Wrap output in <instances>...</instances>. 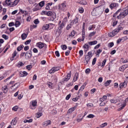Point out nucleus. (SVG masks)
Masks as SVG:
<instances>
[{
    "label": "nucleus",
    "mask_w": 128,
    "mask_h": 128,
    "mask_svg": "<svg viewBox=\"0 0 128 128\" xmlns=\"http://www.w3.org/2000/svg\"><path fill=\"white\" fill-rule=\"evenodd\" d=\"M78 10L80 14H82V12H84V10L82 8H80Z\"/></svg>",
    "instance_id": "obj_58"
},
{
    "label": "nucleus",
    "mask_w": 128,
    "mask_h": 128,
    "mask_svg": "<svg viewBox=\"0 0 128 128\" xmlns=\"http://www.w3.org/2000/svg\"><path fill=\"white\" fill-rule=\"evenodd\" d=\"M48 88H52V82H48Z\"/></svg>",
    "instance_id": "obj_46"
},
{
    "label": "nucleus",
    "mask_w": 128,
    "mask_h": 128,
    "mask_svg": "<svg viewBox=\"0 0 128 128\" xmlns=\"http://www.w3.org/2000/svg\"><path fill=\"white\" fill-rule=\"evenodd\" d=\"M12 1L10 0H6L4 2H2L3 6H6L7 4V6H8L10 7H12Z\"/></svg>",
    "instance_id": "obj_5"
},
{
    "label": "nucleus",
    "mask_w": 128,
    "mask_h": 128,
    "mask_svg": "<svg viewBox=\"0 0 128 128\" xmlns=\"http://www.w3.org/2000/svg\"><path fill=\"white\" fill-rule=\"evenodd\" d=\"M122 38H124L125 40H128V37L127 36H125L124 38H119L117 40V44H120V42H122Z\"/></svg>",
    "instance_id": "obj_32"
},
{
    "label": "nucleus",
    "mask_w": 128,
    "mask_h": 128,
    "mask_svg": "<svg viewBox=\"0 0 128 128\" xmlns=\"http://www.w3.org/2000/svg\"><path fill=\"white\" fill-rule=\"evenodd\" d=\"M87 118H94V115L90 114L87 116Z\"/></svg>",
    "instance_id": "obj_44"
},
{
    "label": "nucleus",
    "mask_w": 128,
    "mask_h": 128,
    "mask_svg": "<svg viewBox=\"0 0 128 128\" xmlns=\"http://www.w3.org/2000/svg\"><path fill=\"white\" fill-rule=\"evenodd\" d=\"M110 82H112V80H108L106 82V86H110Z\"/></svg>",
    "instance_id": "obj_43"
},
{
    "label": "nucleus",
    "mask_w": 128,
    "mask_h": 128,
    "mask_svg": "<svg viewBox=\"0 0 128 128\" xmlns=\"http://www.w3.org/2000/svg\"><path fill=\"white\" fill-rule=\"evenodd\" d=\"M116 34H118V31H116V30H114L113 32L108 34V36L112 38V36H114Z\"/></svg>",
    "instance_id": "obj_7"
},
{
    "label": "nucleus",
    "mask_w": 128,
    "mask_h": 128,
    "mask_svg": "<svg viewBox=\"0 0 128 128\" xmlns=\"http://www.w3.org/2000/svg\"><path fill=\"white\" fill-rule=\"evenodd\" d=\"M74 110H76L74 108H70L68 111V114H72V112H74Z\"/></svg>",
    "instance_id": "obj_30"
},
{
    "label": "nucleus",
    "mask_w": 128,
    "mask_h": 128,
    "mask_svg": "<svg viewBox=\"0 0 128 128\" xmlns=\"http://www.w3.org/2000/svg\"><path fill=\"white\" fill-rule=\"evenodd\" d=\"M18 84V83H16L14 84L13 86H11V88H14V86H15L14 89L18 88V86H17Z\"/></svg>",
    "instance_id": "obj_56"
},
{
    "label": "nucleus",
    "mask_w": 128,
    "mask_h": 128,
    "mask_svg": "<svg viewBox=\"0 0 128 128\" xmlns=\"http://www.w3.org/2000/svg\"><path fill=\"white\" fill-rule=\"evenodd\" d=\"M122 26V24H120L118 26V27L115 29V30H116V32H117V34L118 33L120 30H124V28Z\"/></svg>",
    "instance_id": "obj_9"
},
{
    "label": "nucleus",
    "mask_w": 128,
    "mask_h": 128,
    "mask_svg": "<svg viewBox=\"0 0 128 128\" xmlns=\"http://www.w3.org/2000/svg\"><path fill=\"white\" fill-rule=\"evenodd\" d=\"M46 10H50V6H52V2H49L46 4Z\"/></svg>",
    "instance_id": "obj_11"
},
{
    "label": "nucleus",
    "mask_w": 128,
    "mask_h": 128,
    "mask_svg": "<svg viewBox=\"0 0 128 128\" xmlns=\"http://www.w3.org/2000/svg\"><path fill=\"white\" fill-rule=\"evenodd\" d=\"M54 26L52 24H46L42 26V30H48V28H50V26Z\"/></svg>",
    "instance_id": "obj_4"
},
{
    "label": "nucleus",
    "mask_w": 128,
    "mask_h": 128,
    "mask_svg": "<svg viewBox=\"0 0 128 128\" xmlns=\"http://www.w3.org/2000/svg\"><path fill=\"white\" fill-rule=\"evenodd\" d=\"M32 50H30L26 53V56L28 58H32Z\"/></svg>",
    "instance_id": "obj_8"
},
{
    "label": "nucleus",
    "mask_w": 128,
    "mask_h": 128,
    "mask_svg": "<svg viewBox=\"0 0 128 128\" xmlns=\"http://www.w3.org/2000/svg\"><path fill=\"white\" fill-rule=\"evenodd\" d=\"M72 76V74L70 72L68 73L67 76H66L62 80V82L64 83L66 82H68L70 78V76Z\"/></svg>",
    "instance_id": "obj_3"
},
{
    "label": "nucleus",
    "mask_w": 128,
    "mask_h": 128,
    "mask_svg": "<svg viewBox=\"0 0 128 128\" xmlns=\"http://www.w3.org/2000/svg\"><path fill=\"white\" fill-rule=\"evenodd\" d=\"M21 38L23 40H26V38H28V34L24 33L22 34L21 36Z\"/></svg>",
    "instance_id": "obj_23"
},
{
    "label": "nucleus",
    "mask_w": 128,
    "mask_h": 128,
    "mask_svg": "<svg viewBox=\"0 0 128 128\" xmlns=\"http://www.w3.org/2000/svg\"><path fill=\"white\" fill-rule=\"evenodd\" d=\"M36 46L38 48H44V44H42V42H38L36 44Z\"/></svg>",
    "instance_id": "obj_18"
},
{
    "label": "nucleus",
    "mask_w": 128,
    "mask_h": 128,
    "mask_svg": "<svg viewBox=\"0 0 128 128\" xmlns=\"http://www.w3.org/2000/svg\"><path fill=\"white\" fill-rule=\"evenodd\" d=\"M24 63H22V62H19V63H18V64H17V66L18 68H20V66H24Z\"/></svg>",
    "instance_id": "obj_38"
},
{
    "label": "nucleus",
    "mask_w": 128,
    "mask_h": 128,
    "mask_svg": "<svg viewBox=\"0 0 128 128\" xmlns=\"http://www.w3.org/2000/svg\"><path fill=\"white\" fill-rule=\"evenodd\" d=\"M70 22H71V24H72V26H74V24H78V18L76 17V18H74Z\"/></svg>",
    "instance_id": "obj_12"
},
{
    "label": "nucleus",
    "mask_w": 128,
    "mask_h": 128,
    "mask_svg": "<svg viewBox=\"0 0 128 128\" xmlns=\"http://www.w3.org/2000/svg\"><path fill=\"white\" fill-rule=\"evenodd\" d=\"M55 54L56 56H57L58 58H60V52H58V51H56L55 52Z\"/></svg>",
    "instance_id": "obj_62"
},
{
    "label": "nucleus",
    "mask_w": 128,
    "mask_h": 128,
    "mask_svg": "<svg viewBox=\"0 0 128 128\" xmlns=\"http://www.w3.org/2000/svg\"><path fill=\"white\" fill-rule=\"evenodd\" d=\"M108 48H112L114 46V42H111L108 44Z\"/></svg>",
    "instance_id": "obj_55"
},
{
    "label": "nucleus",
    "mask_w": 128,
    "mask_h": 128,
    "mask_svg": "<svg viewBox=\"0 0 128 128\" xmlns=\"http://www.w3.org/2000/svg\"><path fill=\"white\" fill-rule=\"evenodd\" d=\"M16 54H18V52H16V50H15L13 52L12 56H13V58H16Z\"/></svg>",
    "instance_id": "obj_51"
},
{
    "label": "nucleus",
    "mask_w": 128,
    "mask_h": 128,
    "mask_svg": "<svg viewBox=\"0 0 128 128\" xmlns=\"http://www.w3.org/2000/svg\"><path fill=\"white\" fill-rule=\"evenodd\" d=\"M20 24V21H16L14 26H16V28H18V26Z\"/></svg>",
    "instance_id": "obj_41"
},
{
    "label": "nucleus",
    "mask_w": 128,
    "mask_h": 128,
    "mask_svg": "<svg viewBox=\"0 0 128 128\" xmlns=\"http://www.w3.org/2000/svg\"><path fill=\"white\" fill-rule=\"evenodd\" d=\"M42 116V112H37L36 114V117L38 118H40Z\"/></svg>",
    "instance_id": "obj_35"
},
{
    "label": "nucleus",
    "mask_w": 128,
    "mask_h": 128,
    "mask_svg": "<svg viewBox=\"0 0 128 128\" xmlns=\"http://www.w3.org/2000/svg\"><path fill=\"white\" fill-rule=\"evenodd\" d=\"M20 2V0H15L14 2H12V6H16Z\"/></svg>",
    "instance_id": "obj_25"
},
{
    "label": "nucleus",
    "mask_w": 128,
    "mask_h": 128,
    "mask_svg": "<svg viewBox=\"0 0 128 128\" xmlns=\"http://www.w3.org/2000/svg\"><path fill=\"white\" fill-rule=\"evenodd\" d=\"M126 84H128V82L126 81H124L123 83H121L120 84V88H124L126 86Z\"/></svg>",
    "instance_id": "obj_15"
},
{
    "label": "nucleus",
    "mask_w": 128,
    "mask_h": 128,
    "mask_svg": "<svg viewBox=\"0 0 128 128\" xmlns=\"http://www.w3.org/2000/svg\"><path fill=\"white\" fill-rule=\"evenodd\" d=\"M76 35V31L73 30L71 33L70 34L69 36H71L72 38H74V36Z\"/></svg>",
    "instance_id": "obj_27"
},
{
    "label": "nucleus",
    "mask_w": 128,
    "mask_h": 128,
    "mask_svg": "<svg viewBox=\"0 0 128 128\" xmlns=\"http://www.w3.org/2000/svg\"><path fill=\"white\" fill-rule=\"evenodd\" d=\"M2 90H3L4 94H6V92H8V88L7 86H4L2 88Z\"/></svg>",
    "instance_id": "obj_21"
},
{
    "label": "nucleus",
    "mask_w": 128,
    "mask_h": 128,
    "mask_svg": "<svg viewBox=\"0 0 128 128\" xmlns=\"http://www.w3.org/2000/svg\"><path fill=\"white\" fill-rule=\"evenodd\" d=\"M64 26H66V24H64V22H62V23L59 25L58 30L60 32H62V29L64 28Z\"/></svg>",
    "instance_id": "obj_6"
},
{
    "label": "nucleus",
    "mask_w": 128,
    "mask_h": 128,
    "mask_svg": "<svg viewBox=\"0 0 128 128\" xmlns=\"http://www.w3.org/2000/svg\"><path fill=\"white\" fill-rule=\"evenodd\" d=\"M98 44V41L96 40H94V41H92L88 42V44L90 46H94V44Z\"/></svg>",
    "instance_id": "obj_22"
},
{
    "label": "nucleus",
    "mask_w": 128,
    "mask_h": 128,
    "mask_svg": "<svg viewBox=\"0 0 128 128\" xmlns=\"http://www.w3.org/2000/svg\"><path fill=\"white\" fill-rule=\"evenodd\" d=\"M22 48H24V46L22 45L20 46H19L18 47L17 50L18 52H20V50H22Z\"/></svg>",
    "instance_id": "obj_36"
},
{
    "label": "nucleus",
    "mask_w": 128,
    "mask_h": 128,
    "mask_svg": "<svg viewBox=\"0 0 128 128\" xmlns=\"http://www.w3.org/2000/svg\"><path fill=\"white\" fill-rule=\"evenodd\" d=\"M84 38H86V32H82V42H84Z\"/></svg>",
    "instance_id": "obj_34"
},
{
    "label": "nucleus",
    "mask_w": 128,
    "mask_h": 128,
    "mask_svg": "<svg viewBox=\"0 0 128 128\" xmlns=\"http://www.w3.org/2000/svg\"><path fill=\"white\" fill-rule=\"evenodd\" d=\"M39 6H40V8H42V6H44V1H42L40 2L38 5Z\"/></svg>",
    "instance_id": "obj_31"
},
{
    "label": "nucleus",
    "mask_w": 128,
    "mask_h": 128,
    "mask_svg": "<svg viewBox=\"0 0 128 128\" xmlns=\"http://www.w3.org/2000/svg\"><path fill=\"white\" fill-rule=\"evenodd\" d=\"M34 22L35 24H40V20H38V19H36L34 20Z\"/></svg>",
    "instance_id": "obj_49"
},
{
    "label": "nucleus",
    "mask_w": 128,
    "mask_h": 128,
    "mask_svg": "<svg viewBox=\"0 0 128 128\" xmlns=\"http://www.w3.org/2000/svg\"><path fill=\"white\" fill-rule=\"evenodd\" d=\"M118 4L117 3H112L110 5V8H111V10H112L114 8H118Z\"/></svg>",
    "instance_id": "obj_10"
},
{
    "label": "nucleus",
    "mask_w": 128,
    "mask_h": 128,
    "mask_svg": "<svg viewBox=\"0 0 128 128\" xmlns=\"http://www.w3.org/2000/svg\"><path fill=\"white\" fill-rule=\"evenodd\" d=\"M80 4H82L83 6H84L86 4V2L84 0H82L80 1Z\"/></svg>",
    "instance_id": "obj_37"
},
{
    "label": "nucleus",
    "mask_w": 128,
    "mask_h": 128,
    "mask_svg": "<svg viewBox=\"0 0 128 128\" xmlns=\"http://www.w3.org/2000/svg\"><path fill=\"white\" fill-rule=\"evenodd\" d=\"M72 24H71V23H70V24H68L66 26V30H70V28L72 27Z\"/></svg>",
    "instance_id": "obj_57"
},
{
    "label": "nucleus",
    "mask_w": 128,
    "mask_h": 128,
    "mask_svg": "<svg viewBox=\"0 0 128 128\" xmlns=\"http://www.w3.org/2000/svg\"><path fill=\"white\" fill-rule=\"evenodd\" d=\"M30 4H34V2H36V0H28Z\"/></svg>",
    "instance_id": "obj_61"
},
{
    "label": "nucleus",
    "mask_w": 128,
    "mask_h": 128,
    "mask_svg": "<svg viewBox=\"0 0 128 128\" xmlns=\"http://www.w3.org/2000/svg\"><path fill=\"white\" fill-rule=\"evenodd\" d=\"M88 44H86L83 46L84 48H86L87 49L86 50H85V52L87 50H88V48H90V46Z\"/></svg>",
    "instance_id": "obj_24"
},
{
    "label": "nucleus",
    "mask_w": 128,
    "mask_h": 128,
    "mask_svg": "<svg viewBox=\"0 0 128 128\" xmlns=\"http://www.w3.org/2000/svg\"><path fill=\"white\" fill-rule=\"evenodd\" d=\"M78 73L76 72L74 77L73 82H76V80H78Z\"/></svg>",
    "instance_id": "obj_19"
},
{
    "label": "nucleus",
    "mask_w": 128,
    "mask_h": 128,
    "mask_svg": "<svg viewBox=\"0 0 128 128\" xmlns=\"http://www.w3.org/2000/svg\"><path fill=\"white\" fill-rule=\"evenodd\" d=\"M96 32H90V34H89V36H94L96 34Z\"/></svg>",
    "instance_id": "obj_53"
},
{
    "label": "nucleus",
    "mask_w": 128,
    "mask_h": 128,
    "mask_svg": "<svg viewBox=\"0 0 128 128\" xmlns=\"http://www.w3.org/2000/svg\"><path fill=\"white\" fill-rule=\"evenodd\" d=\"M124 106H126V104H123L121 105L120 108L118 109V111L120 112V110H122V108H124Z\"/></svg>",
    "instance_id": "obj_42"
},
{
    "label": "nucleus",
    "mask_w": 128,
    "mask_h": 128,
    "mask_svg": "<svg viewBox=\"0 0 128 128\" xmlns=\"http://www.w3.org/2000/svg\"><path fill=\"white\" fill-rule=\"evenodd\" d=\"M92 52H90L88 53V54L86 56H90V58H92Z\"/></svg>",
    "instance_id": "obj_54"
},
{
    "label": "nucleus",
    "mask_w": 128,
    "mask_h": 128,
    "mask_svg": "<svg viewBox=\"0 0 128 128\" xmlns=\"http://www.w3.org/2000/svg\"><path fill=\"white\" fill-rule=\"evenodd\" d=\"M108 126V123L104 122V123L102 124L100 126V128H104V126Z\"/></svg>",
    "instance_id": "obj_47"
},
{
    "label": "nucleus",
    "mask_w": 128,
    "mask_h": 128,
    "mask_svg": "<svg viewBox=\"0 0 128 128\" xmlns=\"http://www.w3.org/2000/svg\"><path fill=\"white\" fill-rule=\"evenodd\" d=\"M66 5L64 3H62L61 4L60 6V10H66Z\"/></svg>",
    "instance_id": "obj_17"
},
{
    "label": "nucleus",
    "mask_w": 128,
    "mask_h": 128,
    "mask_svg": "<svg viewBox=\"0 0 128 128\" xmlns=\"http://www.w3.org/2000/svg\"><path fill=\"white\" fill-rule=\"evenodd\" d=\"M40 6H38V4H36V6L33 8L32 10L33 12H36L38 10H40Z\"/></svg>",
    "instance_id": "obj_20"
},
{
    "label": "nucleus",
    "mask_w": 128,
    "mask_h": 128,
    "mask_svg": "<svg viewBox=\"0 0 128 128\" xmlns=\"http://www.w3.org/2000/svg\"><path fill=\"white\" fill-rule=\"evenodd\" d=\"M36 104H38V102L36 100L32 101V107H31L32 110H34L36 108Z\"/></svg>",
    "instance_id": "obj_16"
},
{
    "label": "nucleus",
    "mask_w": 128,
    "mask_h": 128,
    "mask_svg": "<svg viewBox=\"0 0 128 128\" xmlns=\"http://www.w3.org/2000/svg\"><path fill=\"white\" fill-rule=\"evenodd\" d=\"M61 48H62V50H66L67 48L68 47L66 46V45H62L61 46Z\"/></svg>",
    "instance_id": "obj_59"
},
{
    "label": "nucleus",
    "mask_w": 128,
    "mask_h": 128,
    "mask_svg": "<svg viewBox=\"0 0 128 128\" xmlns=\"http://www.w3.org/2000/svg\"><path fill=\"white\" fill-rule=\"evenodd\" d=\"M2 38H4V40H8V36L6 35V34H2Z\"/></svg>",
    "instance_id": "obj_48"
},
{
    "label": "nucleus",
    "mask_w": 128,
    "mask_h": 128,
    "mask_svg": "<svg viewBox=\"0 0 128 128\" xmlns=\"http://www.w3.org/2000/svg\"><path fill=\"white\" fill-rule=\"evenodd\" d=\"M94 28H96V25L93 24V25L90 26L88 28V30H94Z\"/></svg>",
    "instance_id": "obj_26"
},
{
    "label": "nucleus",
    "mask_w": 128,
    "mask_h": 128,
    "mask_svg": "<svg viewBox=\"0 0 128 128\" xmlns=\"http://www.w3.org/2000/svg\"><path fill=\"white\" fill-rule=\"evenodd\" d=\"M30 42H32L31 40H28L25 42V44H30Z\"/></svg>",
    "instance_id": "obj_63"
},
{
    "label": "nucleus",
    "mask_w": 128,
    "mask_h": 128,
    "mask_svg": "<svg viewBox=\"0 0 128 128\" xmlns=\"http://www.w3.org/2000/svg\"><path fill=\"white\" fill-rule=\"evenodd\" d=\"M96 58H94L92 62V66H94L96 64Z\"/></svg>",
    "instance_id": "obj_45"
},
{
    "label": "nucleus",
    "mask_w": 128,
    "mask_h": 128,
    "mask_svg": "<svg viewBox=\"0 0 128 128\" xmlns=\"http://www.w3.org/2000/svg\"><path fill=\"white\" fill-rule=\"evenodd\" d=\"M118 14H120L119 16H117L116 18H118V20H120V18H126V16H128V10L126 8H124L122 10L120 8L113 15L114 18V16H116V15Z\"/></svg>",
    "instance_id": "obj_1"
},
{
    "label": "nucleus",
    "mask_w": 128,
    "mask_h": 128,
    "mask_svg": "<svg viewBox=\"0 0 128 128\" xmlns=\"http://www.w3.org/2000/svg\"><path fill=\"white\" fill-rule=\"evenodd\" d=\"M24 124H26V122H32V119L31 118L29 120H24Z\"/></svg>",
    "instance_id": "obj_39"
},
{
    "label": "nucleus",
    "mask_w": 128,
    "mask_h": 128,
    "mask_svg": "<svg viewBox=\"0 0 128 128\" xmlns=\"http://www.w3.org/2000/svg\"><path fill=\"white\" fill-rule=\"evenodd\" d=\"M12 126H16V118H14L12 120L11 122Z\"/></svg>",
    "instance_id": "obj_29"
},
{
    "label": "nucleus",
    "mask_w": 128,
    "mask_h": 128,
    "mask_svg": "<svg viewBox=\"0 0 128 128\" xmlns=\"http://www.w3.org/2000/svg\"><path fill=\"white\" fill-rule=\"evenodd\" d=\"M50 124H52V121H50V120H48L43 122V126H48Z\"/></svg>",
    "instance_id": "obj_13"
},
{
    "label": "nucleus",
    "mask_w": 128,
    "mask_h": 128,
    "mask_svg": "<svg viewBox=\"0 0 128 128\" xmlns=\"http://www.w3.org/2000/svg\"><path fill=\"white\" fill-rule=\"evenodd\" d=\"M90 58H90V56H85L84 62L86 64H88V62L90 60Z\"/></svg>",
    "instance_id": "obj_14"
},
{
    "label": "nucleus",
    "mask_w": 128,
    "mask_h": 128,
    "mask_svg": "<svg viewBox=\"0 0 128 128\" xmlns=\"http://www.w3.org/2000/svg\"><path fill=\"white\" fill-rule=\"evenodd\" d=\"M110 102L111 104H116L118 102V100L117 99H112L110 100Z\"/></svg>",
    "instance_id": "obj_28"
},
{
    "label": "nucleus",
    "mask_w": 128,
    "mask_h": 128,
    "mask_svg": "<svg viewBox=\"0 0 128 128\" xmlns=\"http://www.w3.org/2000/svg\"><path fill=\"white\" fill-rule=\"evenodd\" d=\"M86 106H88V108H92V106H94V104L92 103H88L86 104Z\"/></svg>",
    "instance_id": "obj_60"
},
{
    "label": "nucleus",
    "mask_w": 128,
    "mask_h": 128,
    "mask_svg": "<svg viewBox=\"0 0 128 128\" xmlns=\"http://www.w3.org/2000/svg\"><path fill=\"white\" fill-rule=\"evenodd\" d=\"M54 14V12H52L51 11H48V12H47V16H52Z\"/></svg>",
    "instance_id": "obj_33"
},
{
    "label": "nucleus",
    "mask_w": 128,
    "mask_h": 128,
    "mask_svg": "<svg viewBox=\"0 0 128 128\" xmlns=\"http://www.w3.org/2000/svg\"><path fill=\"white\" fill-rule=\"evenodd\" d=\"M102 50L100 49H99L97 50V52L96 53V55L97 56H100V52H102Z\"/></svg>",
    "instance_id": "obj_40"
},
{
    "label": "nucleus",
    "mask_w": 128,
    "mask_h": 128,
    "mask_svg": "<svg viewBox=\"0 0 128 128\" xmlns=\"http://www.w3.org/2000/svg\"><path fill=\"white\" fill-rule=\"evenodd\" d=\"M60 70V67H54L49 70V74H54V72H58V70Z\"/></svg>",
    "instance_id": "obj_2"
},
{
    "label": "nucleus",
    "mask_w": 128,
    "mask_h": 128,
    "mask_svg": "<svg viewBox=\"0 0 128 128\" xmlns=\"http://www.w3.org/2000/svg\"><path fill=\"white\" fill-rule=\"evenodd\" d=\"M106 60H104L102 62V66L104 68L106 66Z\"/></svg>",
    "instance_id": "obj_52"
},
{
    "label": "nucleus",
    "mask_w": 128,
    "mask_h": 128,
    "mask_svg": "<svg viewBox=\"0 0 128 128\" xmlns=\"http://www.w3.org/2000/svg\"><path fill=\"white\" fill-rule=\"evenodd\" d=\"M32 68V65H28L26 66V68L27 70H30Z\"/></svg>",
    "instance_id": "obj_64"
},
{
    "label": "nucleus",
    "mask_w": 128,
    "mask_h": 128,
    "mask_svg": "<svg viewBox=\"0 0 128 128\" xmlns=\"http://www.w3.org/2000/svg\"><path fill=\"white\" fill-rule=\"evenodd\" d=\"M18 110V106H15L12 108V110H14V112H16Z\"/></svg>",
    "instance_id": "obj_50"
}]
</instances>
